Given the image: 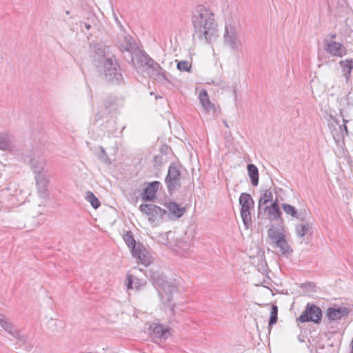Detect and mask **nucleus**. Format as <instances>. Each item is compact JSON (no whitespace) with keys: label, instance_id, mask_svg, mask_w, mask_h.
<instances>
[{"label":"nucleus","instance_id":"obj_1","mask_svg":"<svg viewBox=\"0 0 353 353\" xmlns=\"http://www.w3.org/2000/svg\"><path fill=\"white\" fill-rule=\"evenodd\" d=\"M192 23L194 35L202 41L210 43L218 37V24L212 10L203 5L195 6L192 11Z\"/></svg>","mask_w":353,"mask_h":353},{"label":"nucleus","instance_id":"obj_2","mask_svg":"<svg viewBox=\"0 0 353 353\" xmlns=\"http://www.w3.org/2000/svg\"><path fill=\"white\" fill-rule=\"evenodd\" d=\"M95 55L93 56L96 65L98 63L103 67L102 72L105 80L112 83L118 84L123 81V77L114 57L106 52V48L99 44L94 46Z\"/></svg>","mask_w":353,"mask_h":353},{"label":"nucleus","instance_id":"obj_3","mask_svg":"<svg viewBox=\"0 0 353 353\" xmlns=\"http://www.w3.org/2000/svg\"><path fill=\"white\" fill-rule=\"evenodd\" d=\"M151 279L159 292L161 303L173 310V294L178 290L175 282L166 280L163 275L158 272L152 274Z\"/></svg>","mask_w":353,"mask_h":353},{"label":"nucleus","instance_id":"obj_4","mask_svg":"<svg viewBox=\"0 0 353 353\" xmlns=\"http://www.w3.org/2000/svg\"><path fill=\"white\" fill-rule=\"evenodd\" d=\"M268 236L273 247L279 248L282 254L290 255L292 252L286 241V231L282 225H271L268 230Z\"/></svg>","mask_w":353,"mask_h":353},{"label":"nucleus","instance_id":"obj_5","mask_svg":"<svg viewBox=\"0 0 353 353\" xmlns=\"http://www.w3.org/2000/svg\"><path fill=\"white\" fill-rule=\"evenodd\" d=\"M224 43L235 52H241L242 50V42L239 37L236 27L232 21H228L225 26L223 35Z\"/></svg>","mask_w":353,"mask_h":353},{"label":"nucleus","instance_id":"obj_6","mask_svg":"<svg viewBox=\"0 0 353 353\" xmlns=\"http://www.w3.org/2000/svg\"><path fill=\"white\" fill-rule=\"evenodd\" d=\"M239 204L241 205V216L243 223L246 229H248L251 225V211L254 208V202L250 194L241 193L239 197Z\"/></svg>","mask_w":353,"mask_h":353},{"label":"nucleus","instance_id":"obj_7","mask_svg":"<svg viewBox=\"0 0 353 353\" xmlns=\"http://www.w3.org/2000/svg\"><path fill=\"white\" fill-rule=\"evenodd\" d=\"M139 210L148 217V221L152 224H158L167 214L165 210L152 203L141 204Z\"/></svg>","mask_w":353,"mask_h":353},{"label":"nucleus","instance_id":"obj_8","mask_svg":"<svg viewBox=\"0 0 353 353\" xmlns=\"http://www.w3.org/2000/svg\"><path fill=\"white\" fill-rule=\"evenodd\" d=\"M181 172L174 163H171L168 168V174L165 179L168 192H172L181 186Z\"/></svg>","mask_w":353,"mask_h":353},{"label":"nucleus","instance_id":"obj_9","mask_svg":"<svg viewBox=\"0 0 353 353\" xmlns=\"http://www.w3.org/2000/svg\"><path fill=\"white\" fill-rule=\"evenodd\" d=\"M321 317L322 311L320 307L314 304H307L299 319L302 323L312 321L318 323L321 321Z\"/></svg>","mask_w":353,"mask_h":353},{"label":"nucleus","instance_id":"obj_10","mask_svg":"<svg viewBox=\"0 0 353 353\" xmlns=\"http://www.w3.org/2000/svg\"><path fill=\"white\" fill-rule=\"evenodd\" d=\"M345 105L343 103H341V108L339 110V114L342 117L343 123L339 124V121L334 119V121L339 125V132L334 134L333 137L336 142H339L344 139L345 136L348 134V130L346 124L349 120L347 119L348 116L345 114Z\"/></svg>","mask_w":353,"mask_h":353},{"label":"nucleus","instance_id":"obj_11","mask_svg":"<svg viewBox=\"0 0 353 353\" xmlns=\"http://www.w3.org/2000/svg\"><path fill=\"white\" fill-rule=\"evenodd\" d=\"M327 44L323 45L324 50L330 55L342 58L347 55V50L346 47L341 42L329 41Z\"/></svg>","mask_w":353,"mask_h":353},{"label":"nucleus","instance_id":"obj_12","mask_svg":"<svg viewBox=\"0 0 353 353\" xmlns=\"http://www.w3.org/2000/svg\"><path fill=\"white\" fill-rule=\"evenodd\" d=\"M147 74L157 81L163 82L168 81V72L164 70L160 65L153 61L150 66L145 69Z\"/></svg>","mask_w":353,"mask_h":353},{"label":"nucleus","instance_id":"obj_13","mask_svg":"<svg viewBox=\"0 0 353 353\" xmlns=\"http://www.w3.org/2000/svg\"><path fill=\"white\" fill-rule=\"evenodd\" d=\"M199 100L205 112L212 114L213 117L218 115L216 107L214 103L211 102L205 90L203 89L199 92Z\"/></svg>","mask_w":353,"mask_h":353},{"label":"nucleus","instance_id":"obj_14","mask_svg":"<svg viewBox=\"0 0 353 353\" xmlns=\"http://www.w3.org/2000/svg\"><path fill=\"white\" fill-rule=\"evenodd\" d=\"M0 325L5 331L19 341H25L24 336H21L20 332L13 327L12 325L8 321L6 316L3 314H0Z\"/></svg>","mask_w":353,"mask_h":353},{"label":"nucleus","instance_id":"obj_15","mask_svg":"<svg viewBox=\"0 0 353 353\" xmlns=\"http://www.w3.org/2000/svg\"><path fill=\"white\" fill-rule=\"evenodd\" d=\"M0 325L5 331L19 341H25L24 336H21L20 332L13 327L12 325L8 321L6 316L3 314H0Z\"/></svg>","mask_w":353,"mask_h":353},{"label":"nucleus","instance_id":"obj_16","mask_svg":"<svg viewBox=\"0 0 353 353\" xmlns=\"http://www.w3.org/2000/svg\"><path fill=\"white\" fill-rule=\"evenodd\" d=\"M150 334L154 338L166 339L170 335V330L161 324L153 323L149 327Z\"/></svg>","mask_w":353,"mask_h":353},{"label":"nucleus","instance_id":"obj_17","mask_svg":"<svg viewBox=\"0 0 353 353\" xmlns=\"http://www.w3.org/2000/svg\"><path fill=\"white\" fill-rule=\"evenodd\" d=\"M174 247L172 248L178 254L186 256L189 254L192 244L190 241H187L183 239L176 238L174 241Z\"/></svg>","mask_w":353,"mask_h":353},{"label":"nucleus","instance_id":"obj_18","mask_svg":"<svg viewBox=\"0 0 353 353\" xmlns=\"http://www.w3.org/2000/svg\"><path fill=\"white\" fill-rule=\"evenodd\" d=\"M160 185V182L157 181L150 183L148 186L144 188L141 194L142 200L145 201L153 200L156 196L157 192Z\"/></svg>","mask_w":353,"mask_h":353},{"label":"nucleus","instance_id":"obj_19","mask_svg":"<svg viewBox=\"0 0 353 353\" xmlns=\"http://www.w3.org/2000/svg\"><path fill=\"white\" fill-rule=\"evenodd\" d=\"M348 313V309L345 307H329L327 310L326 316L330 321H337L347 316Z\"/></svg>","mask_w":353,"mask_h":353},{"label":"nucleus","instance_id":"obj_20","mask_svg":"<svg viewBox=\"0 0 353 353\" xmlns=\"http://www.w3.org/2000/svg\"><path fill=\"white\" fill-rule=\"evenodd\" d=\"M339 65L341 70L342 76L345 78V82L348 83L351 78V73L353 70V59H346L341 60Z\"/></svg>","mask_w":353,"mask_h":353},{"label":"nucleus","instance_id":"obj_21","mask_svg":"<svg viewBox=\"0 0 353 353\" xmlns=\"http://www.w3.org/2000/svg\"><path fill=\"white\" fill-rule=\"evenodd\" d=\"M165 205L170 212L169 216L171 219H179L181 217L185 212V208L180 206L176 202H168Z\"/></svg>","mask_w":353,"mask_h":353},{"label":"nucleus","instance_id":"obj_22","mask_svg":"<svg viewBox=\"0 0 353 353\" xmlns=\"http://www.w3.org/2000/svg\"><path fill=\"white\" fill-rule=\"evenodd\" d=\"M132 254L139 260V263L145 265H148L152 262V257L150 253L141 245H138L136 252H133Z\"/></svg>","mask_w":353,"mask_h":353},{"label":"nucleus","instance_id":"obj_23","mask_svg":"<svg viewBox=\"0 0 353 353\" xmlns=\"http://www.w3.org/2000/svg\"><path fill=\"white\" fill-rule=\"evenodd\" d=\"M174 238V233L172 231L160 233L157 237L159 243L167 245L169 248L172 249L174 247V241H170Z\"/></svg>","mask_w":353,"mask_h":353},{"label":"nucleus","instance_id":"obj_24","mask_svg":"<svg viewBox=\"0 0 353 353\" xmlns=\"http://www.w3.org/2000/svg\"><path fill=\"white\" fill-rule=\"evenodd\" d=\"M301 222L297 223L295 226V232L296 235L301 238L303 237L311 229V223L302 217V219H299Z\"/></svg>","mask_w":353,"mask_h":353},{"label":"nucleus","instance_id":"obj_25","mask_svg":"<svg viewBox=\"0 0 353 353\" xmlns=\"http://www.w3.org/2000/svg\"><path fill=\"white\" fill-rule=\"evenodd\" d=\"M265 210H267L270 219L271 220H277L281 218V212L279 209V201L276 199L271 205L267 206L265 208Z\"/></svg>","mask_w":353,"mask_h":353},{"label":"nucleus","instance_id":"obj_26","mask_svg":"<svg viewBox=\"0 0 353 353\" xmlns=\"http://www.w3.org/2000/svg\"><path fill=\"white\" fill-rule=\"evenodd\" d=\"M136 47L134 39L130 35H125L121 43V50L124 52H131Z\"/></svg>","mask_w":353,"mask_h":353},{"label":"nucleus","instance_id":"obj_27","mask_svg":"<svg viewBox=\"0 0 353 353\" xmlns=\"http://www.w3.org/2000/svg\"><path fill=\"white\" fill-rule=\"evenodd\" d=\"M248 176L253 186H257L259 184V170L254 164H248L247 166Z\"/></svg>","mask_w":353,"mask_h":353},{"label":"nucleus","instance_id":"obj_28","mask_svg":"<svg viewBox=\"0 0 353 353\" xmlns=\"http://www.w3.org/2000/svg\"><path fill=\"white\" fill-rule=\"evenodd\" d=\"M282 208L287 215L292 218L302 219L303 216L301 212H299L294 206L288 203H282Z\"/></svg>","mask_w":353,"mask_h":353},{"label":"nucleus","instance_id":"obj_29","mask_svg":"<svg viewBox=\"0 0 353 353\" xmlns=\"http://www.w3.org/2000/svg\"><path fill=\"white\" fill-rule=\"evenodd\" d=\"M29 163L34 174L44 171L46 162L43 160L39 158H31Z\"/></svg>","mask_w":353,"mask_h":353},{"label":"nucleus","instance_id":"obj_30","mask_svg":"<svg viewBox=\"0 0 353 353\" xmlns=\"http://www.w3.org/2000/svg\"><path fill=\"white\" fill-rule=\"evenodd\" d=\"M136 59L137 63L141 66L148 68L152 62L154 61L147 54L143 52H139L136 54Z\"/></svg>","mask_w":353,"mask_h":353},{"label":"nucleus","instance_id":"obj_31","mask_svg":"<svg viewBox=\"0 0 353 353\" xmlns=\"http://www.w3.org/2000/svg\"><path fill=\"white\" fill-rule=\"evenodd\" d=\"M11 146V138L8 133L0 134V150L6 151L9 150Z\"/></svg>","mask_w":353,"mask_h":353},{"label":"nucleus","instance_id":"obj_32","mask_svg":"<svg viewBox=\"0 0 353 353\" xmlns=\"http://www.w3.org/2000/svg\"><path fill=\"white\" fill-rule=\"evenodd\" d=\"M37 185H48L50 180L46 171H42L35 174Z\"/></svg>","mask_w":353,"mask_h":353},{"label":"nucleus","instance_id":"obj_33","mask_svg":"<svg viewBox=\"0 0 353 353\" xmlns=\"http://www.w3.org/2000/svg\"><path fill=\"white\" fill-rule=\"evenodd\" d=\"M141 286V284L138 279L134 278L131 274L127 275L126 287H127L128 290L136 289L138 290L140 289Z\"/></svg>","mask_w":353,"mask_h":353},{"label":"nucleus","instance_id":"obj_34","mask_svg":"<svg viewBox=\"0 0 353 353\" xmlns=\"http://www.w3.org/2000/svg\"><path fill=\"white\" fill-rule=\"evenodd\" d=\"M123 239H124L125 243L127 244V245L128 246V248L131 249L132 254L133 252L134 253L136 252L137 246L136 244V241H135L134 237L132 236V235L131 234V233L128 232L127 234H125L123 236Z\"/></svg>","mask_w":353,"mask_h":353},{"label":"nucleus","instance_id":"obj_35","mask_svg":"<svg viewBox=\"0 0 353 353\" xmlns=\"http://www.w3.org/2000/svg\"><path fill=\"white\" fill-rule=\"evenodd\" d=\"M273 200V193L270 189H266L263 191L261 195L260 200L259 202V206L261 205L267 204L268 202Z\"/></svg>","mask_w":353,"mask_h":353},{"label":"nucleus","instance_id":"obj_36","mask_svg":"<svg viewBox=\"0 0 353 353\" xmlns=\"http://www.w3.org/2000/svg\"><path fill=\"white\" fill-rule=\"evenodd\" d=\"M85 199L93 208L97 209L100 206V201L92 192L88 191L86 192Z\"/></svg>","mask_w":353,"mask_h":353},{"label":"nucleus","instance_id":"obj_37","mask_svg":"<svg viewBox=\"0 0 353 353\" xmlns=\"http://www.w3.org/2000/svg\"><path fill=\"white\" fill-rule=\"evenodd\" d=\"M270 318L269 321V325H274L277 321L278 307L275 305H270Z\"/></svg>","mask_w":353,"mask_h":353},{"label":"nucleus","instance_id":"obj_38","mask_svg":"<svg viewBox=\"0 0 353 353\" xmlns=\"http://www.w3.org/2000/svg\"><path fill=\"white\" fill-rule=\"evenodd\" d=\"M100 152L97 154L98 158L103 163L107 164H111L112 161L108 157V154L105 150V149L101 146L99 147Z\"/></svg>","mask_w":353,"mask_h":353},{"label":"nucleus","instance_id":"obj_39","mask_svg":"<svg viewBox=\"0 0 353 353\" xmlns=\"http://www.w3.org/2000/svg\"><path fill=\"white\" fill-rule=\"evenodd\" d=\"M177 68L180 71L190 72L191 69V64L188 61H180L177 63Z\"/></svg>","mask_w":353,"mask_h":353},{"label":"nucleus","instance_id":"obj_40","mask_svg":"<svg viewBox=\"0 0 353 353\" xmlns=\"http://www.w3.org/2000/svg\"><path fill=\"white\" fill-rule=\"evenodd\" d=\"M38 189V192L41 197L46 198L48 195V185H37Z\"/></svg>","mask_w":353,"mask_h":353},{"label":"nucleus","instance_id":"obj_41","mask_svg":"<svg viewBox=\"0 0 353 353\" xmlns=\"http://www.w3.org/2000/svg\"><path fill=\"white\" fill-rule=\"evenodd\" d=\"M346 106H353V93L349 92L345 98Z\"/></svg>","mask_w":353,"mask_h":353},{"label":"nucleus","instance_id":"obj_42","mask_svg":"<svg viewBox=\"0 0 353 353\" xmlns=\"http://www.w3.org/2000/svg\"><path fill=\"white\" fill-rule=\"evenodd\" d=\"M336 37V34H330L327 37L324 39L323 45L327 44V42H330L329 41H336L335 40Z\"/></svg>","mask_w":353,"mask_h":353},{"label":"nucleus","instance_id":"obj_43","mask_svg":"<svg viewBox=\"0 0 353 353\" xmlns=\"http://www.w3.org/2000/svg\"><path fill=\"white\" fill-rule=\"evenodd\" d=\"M214 84L215 85H217V86L221 87L222 89H224V88H225L227 87L226 83H224L223 81H221V80H220V81H217V82H216V83H215V82H214Z\"/></svg>","mask_w":353,"mask_h":353},{"label":"nucleus","instance_id":"obj_44","mask_svg":"<svg viewBox=\"0 0 353 353\" xmlns=\"http://www.w3.org/2000/svg\"><path fill=\"white\" fill-rule=\"evenodd\" d=\"M81 26L82 28H83V27H84L86 30H90V27H91V26H90L89 23H85V22H82V23H81Z\"/></svg>","mask_w":353,"mask_h":353},{"label":"nucleus","instance_id":"obj_45","mask_svg":"<svg viewBox=\"0 0 353 353\" xmlns=\"http://www.w3.org/2000/svg\"><path fill=\"white\" fill-rule=\"evenodd\" d=\"M114 19H115V21H116V22H117V25L121 28V30H123V26H122V24H121V21L118 19V18H117V16H115V17H114Z\"/></svg>","mask_w":353,"mask_h":353},{"label":"nucleus","instance_id":"obj_46","mask_svg":"<svg viewBox=\"0 0 353 353\" xmlns=\"http://www.w3.org/2000/svg\"><path fill=\"white\" fill-rule=\"evenodd\" d=\"M347 10H348V8L347 6H345L343 8L342 12L346 13V12H347Z\"/></svg>","mask_w":353,"mask_h":353},{"label":"nucleus","instance_id":"obj_47","mask_svg":"<svg viewBox=\"0 0 353 353\" xmlns=\"http://www.w3.org/2000/svg\"><path fill=\"white\" fill-rule=\"evenodd\" d=\"M224 124H225V125L226 127H228V123H227V122H226L225 121H224Z\"/></svg>","mask_w":353,"mask_h":353}]
</instances>
